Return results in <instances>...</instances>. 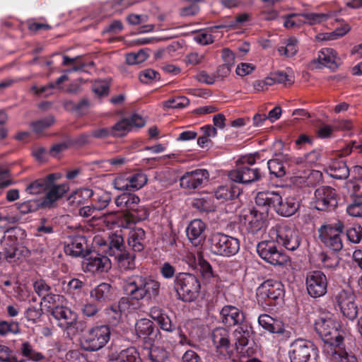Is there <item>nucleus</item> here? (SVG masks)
<instances>
[{
	"label": "nucleus",
	"mask_w": 362,
	"mask_h": 362,
	"mask_svg": "<svg viewBox=\"0 0 362 362\" xmlns=\"http://www.w3.org/2000/svg\"><path fill=\"white\" fill-rule=\"evenodd\" d=\"M314 326L324 342L330 346L333 360L339 362H359L354 354L339 347L344 337L341 325L337 319L321 316L315 321Z\"/></svg>",
	"instance_id": "f257e3e1"
},
{
	"label": "nucleus",
	"mask_w": 362,
	"mask_h": 362,
	"mask_svg": "<svg viewBox=\"0 0 362 362\" xmlns=\"http://www.w3.org/2000/svg\"><path fill=\"white\" fill-rule=\"evenodd\" d=\"M257 207L268 211L272 207L280 216L289 217L295 214L300 207V201L295 196H282L275 191H264L257 193L255 197Z\"/></svg>",
	"instance_id": "f03ea898"
},
{
	"label": "nucleus",
	"mask_w": 362,
	"mask_h": 362,
	"mask_svg": "<svg viewBox=\"0 0 362 362\" xmlns=\"http://www.w3.org/2000/svg\"><path fill=\"white\" fill-rule=\"evenodd\" d=\"M160 283L150 277L134 275L128 277L123 284L124 294L134 300H150L159 294Z\"/></svg>",
	"instance_id": "7ed1b4c3"
},
{
	"label": "nucleus",
	"mask_w": 362,
	"mask_h": 362,
	"mask_svg": "<svg viewBox=\"0 0 362 362\" xmlns=\"http://www.w3.org/2000/svg\"><path fill=\"white\" fill-rule=\"evenodd\" d=\"M25 235V230L18 227H11L4 232L1 244L4 247L3 255L7 262H16L28 256V249L22 245Z\"/></svg>",
	"instance_id": "20e7f679"
},
{
	"label": "nucleus",
	"mask_w": 362,
	"mask_h": 362,
	"mask_svg": "<svg viewBox=\"0 0 362 362\" xmlns=\"http://www.w3.org/2000/svg\"><path fill=\"white\" fill-rule=\"evenodd\" d=\"M284 296V285L277 280L267 279L256 291L257 303L265 310H272L274 307L281 305Z\"/></svg>",
	"instance_id": "39448f33"
},
{
	"label": "nucleus",
	"mask_w": 362,
	"mask_h": 362,
	"mask_svg": "<svg viewBox=\"0 0 362 362\" xmlns=\"http://www.w3.org/2000/svg\"><path fill=\"white\" fill-rule=\"evenodd\" d=\"M209 249L216 255L230 257L240 250L239 239L223 233H214L209 238Z\"/></svg>",
	"instance_id": "423d86ee"
},
{
	"label": "nucleus",
	"mask_w": 362,
	"mask_h": 362,
	"mask_svg": "<svg viewBox=\"0 0 362 362\" xmlns=\"http://www.w3.org/2000/svg\"><path fill=\"white\" fill-rule=\"evenodd\" d=\"M174 284L177 295L185 302L194 300L201 288L197 276L186 272L178 273L174 279Z\"/></svg>",
	"instance_id": "0eeeda50"
},
{
	"label": "nucleus",
	"mask_w": 362,
	"mask_h": 362,
	"mask_svg": "<svg viewBox=\"0 0 362 362\" xmlns=\"http://www.w3.org/2000/svg\"><path fill=\"white\" fill-rule=\"evenodd\" d=\"M262 211L257 209L244 211L240 216V227L243 234L256 235L262 231L267 224L268 211L262 208Z\"/></svg>",
	"instance_id": "6e6552de"
},
{
	"label": "nucleus",
	"mask_w": 362,
	"mask_h": 362,
	"mask_svg": "<svg viewBox=\"0 0 362 362\" xmlns=\"http://www.w3.org/2000/svg\"><path fill=\"white\" fill-rule=\"evenodd\" d=\"M110 338L107 325H96L83 333L81 339L82 348L88 351H95L104 347Z\"/></svg>",
	"instance_id": "1a4fd4ad"
},
{
	"label": "nucleus",
	"mask_w": 362,
	"mask_h": 362,
	"mask_svg": "<svg viewBox=\"0 0 362 362\" xmlns=\"http://www.w3.org/2000/svg\"><path fill=\"white\" fill-rule=\"evenodd\" d=\"M288 356L291 362H318L319 351L313 342L297 339L290 345Z\"/></svg>",
	"instance_id": "9d476101"
},
{
	"label": "nucleus",
	"mask_w": 362,
	"mask_h": 362,
	"mask_svg": "<svg viewBox=\"0 0 362 362\" xmlns=\"http://www.w3.org/2000/svg\"><path fill=\"white\" fill-rule=\"evenodd\" d=\"M343 223L338 221L335 223H325L318 230L319 238L325 247L338 252L343 247L341 235Z\"/></svg>",
	"instance_id": "9b49d317"
},
{
	"label": "nucleus",
	"mask_w": 362,
	"mask_h": 362,
	"mask_svg": "<svg viewBox=\"0 0 362 362\" xmlns=\"http://www.w3.org/2000/svg\"><path fill=\"white\" fill-rule=\"evenodd\" d=\"M274 238L262 240L257 245V252L259 257L273 265H282L286 262V256L276 246Z\"/></svg>",
	"instance_id": "f8f14e48"
},
{
	"label": "nucleus",
	"mask_w": 362,
	"mask_h": 362,
	"mask_svg": "<svg viewBox=\"0 0 362 362\" xmlns=\"http://www.w3.org/2000/svg\"><path fill=\"white\" fill-rule=\"evenodd\" d=\"M269 235L288 250L293 251L300 245V237L293 228L287 226H280L271 230Z\"/></svg>",
	"instance_id": "ddd939ff"
},
{
	"label": "nucleus",
	"mask_w": 362,
	"mask_h": 362,
	"mask_svg": "<svg viewBox=\"0 0 362 362\" xmlns=\"http://www.w3.org/2000/svg\"><path fill=\"white\" fill-rule=\"evenodd\" d=\"M308 293L310 297L317 298L325 296L327 291V278L321 271L309 272L305 279Z\"/></svg>",
	"instance_id": "4468645a"
},
{
	"label": "nucleus",
	"mask_w": 362,
	"mask_h": 362,
	"mask_svg": "<svg viewBox=\"0 0 362 362\" xmlns=\"http://www.w3.org/2000/svg\"><path fill=\"white\" fill-rule=\"evenodd\" d=\"M314 207L318 211H331L338 204L336 190L329 186H322L315 192Z\"/></svg>",
	"instance_id": "2eb2a0df"
},
{
	"label": "nucleus",
	"mask_w": 362,
	"mask_h": 362,
	"mask_svg": "<svg viewBox=\"0 0 362 362\" xmlns=\"http://www.w3.org/2000/svg\"><path fill=\"white\" fill-rule=\"evenodd\" d=\"M334 303L339 308L343 315L349 320H353L356 317L358 306L352 292L346 290L339 291L334 297Z\"/></svg>",
	"instance_id": "dca6fc26"
},
{
	"label": "nucleus",
	"mask_w": 362,
	"mask_h": 362,
	"mask_svg": "<svg viewBox=\"0 0 362 362\" xmlns=\"http://www.w3.org/2000/svg\"><path fill=\"white\" fill-rule=\"evenodd\" d=\"M82 268L85 272L100 274L111 268V262L107 255L93 252L84 256Z\"/></svg>",
	"instance_id": "f3484780"
},
{
	"label": "nucleus",
	"mask_w": 362,
	"mask_h": 362,
	"mask_svg": "<svg viewBox=\"0 0 362 362\" xmlns=\"http://www.w3.org/2000/svg\"><path fill=\"white\" fill-rule=\"evenodd\" d=\"M228 177L234 182L247 184L255 182L260 178L258 168L248 165H238L228 173Z\"/></svg>",
	"instance_id": "a211bd4d"
},
{
	"label": "nucleus",
	"mask_w": 362,
	"mask_h": 362,
	"mask_svg": "<svg viewBox=\"0 0 362 362\" xmlns=\"http://www.w3.org/2000/svg\"><path fill=\"white\" fill-rule=\"evenodd\" d=\"M52 315L57 321V325L64 330L74 327L78 319V315L75 312L64 306L52 308Z\"/></svg>",
	"instance_id": "6ab92c4d"
},
{
	"label": "nucleus",
	"mask_w": 362,
	"mask_h": 362,
	"mask_svg": "<svg viewBox=\"0 0 362 362\" xmlns=\"http://www.w3.org/2000/svg\"><path fill=\"white\" fill-rule=\"evenodd\" d=\"M209 176V173L205 169L187 172L180 179V186L189 189H197L202 186L204 182L207 181Z\"/></svg>",
	"instance_id": "aec40b11"
},
{
	"label": "nucleus",
	"mask_w": 362,
	"mask_h": 362,
	"mask_svg": "<svg viewBox=\"0 0 362 362\" xmlns=\"http://www.w3.org/2000/svg\"><path fill=\"white\" fill-rule=\"evenodd\" d=\"M52 182L46 190L45 195L41 200V205L43 207H51L54 204L61 199L69 189V186L66 183L55 185Z\"/></svg>",
	"instance_id": "412c9836"
},
{
	"label": "nucleus",
	"mask_w": 362,
	"mask_h": 362,
	"mask_svg": "<svg viewBox=\"0 0 362 362\" xmlns=\"http://www.w3.org/2000/svg\"><path fill=\"white\" fill-rule=\"evenodd\" d=\"M313 62L315 64H317L316 65L317 68L325 66L332 71L337 70L339 66L337 52L329 47L321 49L318 52L317 58L314 59Z\"/></svg>",
	"instance_id": "4be33fe9"
},
{
	"label": "nucleus",
	"mask_w": 362,
	"mask_h": 362,
	"mask_svg": "<svg viewBox=\"0 0 362 362\" xmlns=\"http://www.w3.org/2000/svg\"><path fill=\"white\" fill-rule=\"evenodd\" d=\"M222 322L228 327L240 325L244 321L243 312L233 305H225L220 312Z\"/></svg>",
	"instance_id": "5701e85b"
},
{
	"label": "nucleus",
	"mask_w": 362,
	"mask_h": 362,
	"mask_svg": "<svg viewBox=\"0 0 362 362\" xmlns=\"http://www.w3.org/2000/svg\"><path fill=\"white\" fill-rule=\"evenodd\" d=\"M206 226L200 219H194L188 225L186 232L189 240L194 246L202 245L205 239L204 230Z\"/></svg>",
	"instance_id": "b1692460"
},
{
	"label": "nucleus",
	"mask_w": 362,
	"mask_h": 362,
	"mask_svg": "<svg viewBox=\"0 0 362 362\" xmlns=\"http://www.w3.org/2000/svg\"><path fill=\"white\" fill-rule=\"evenodd\" d=\"M97 243L104 247L103 252H105L106 255L115 257L125 250L124 247V238L121 235L112 234L109 236L107 242L105 240L103 242L98 240Z\"/></svg>",
	"instance_id": "393cba45"
},
{
	"label": "nucleus",
	"mask_w": 362,
	"mask_h": 362,
	"mask_svg": "<svg viewBox=\"0 0 362 362\" xmlns=\"http://www.w3.org/2000/svg\"><path fill=\"white\" fill-rule=\"evenodd\" d=\"M128 246L134 252H141L146 245L145 230L139 227L130 230L127 236Z\"/></svg>",
	"instance_id": "a878e982"
},
{
	"label": "nucleus",
	"mask_w": 362,
	"mask_h": 362,
	"mask_svg": "<svg viewBox=\"0 0 362 362\" xmlns=\"http://www.w3.org/2000/svg\"><path fill=\"white\" fill-rule=\"evenodd\" d=\"M61 177L59 173H51L43 178L37 179L32 182L27 187L26 191L30 194H38L42 192H46L47 187L50 186L52 182Z\"/></svg>",
	"instance_id": "bb28decb"
},
{
	"label": "nucleus",
	"mask_w": 362,
	"mask_h": 362,
	"mask_svg": "<svg viewBox=\"0 0 362 362\" xmlns=\"http://www.w3.org/2000/svg\"><path fill=\"white\" fill-rule=\"evenodd\" d=\"M150 316L157 322L162 330L173 332L176 329V327L173 324L170 317L159 307L154 306L151 308L150 310Z\"/></svg>",
	"instance_id": "cd10ccee"
},
{
	"label": "nucleus",
	"mask_w": 362,
	"mask_h": 362,
	"mask_svg": "<svg viewBox=\"0 0 362 362\" xmlns=\"http://www.w3.org/2000/svg\"><path fill=\"white\" fill-rule=\"evenodd\" d=\"M215 198L223 203L236 199L240 194V188L234 184L218 187L214 192Z\"/></svg>",
	"instance_id": "c85d7f7f"
},
{
	"label": "nucleus",
	"mask_w": 362,
	"mask_h": 362,
	"mask_svg": "<svg viewBox=\"0 0 362 362\" xmlns=\"http://www.w3.org/2000/svg\"><path fill=\"white\" fill-rule=\"evenodd\" d=\"M87 247L86 239L84 236L78 235L72 238L64 247L66 255L73 257L85 256L84 252Z\"/></svg>",
	"instance_id": "c756f323"
},
{
	"label": "nucleus",
	"mask_w": 362,
	"mask_h": 362,
	"mask_svg": "<svg viewBox=\"0 0 362 362\" xmlns=\"http://www.w3.org/2000/svg\"><path fill=\"white\" fill-rule=\"evenodd\" d=\"M90 297L102 304L110 301L114 298L112 287L107 283H101L92 289Z\"/></svg>",
	"instance_id": "7c9ffc66"
},
{
	"label": "nucleus",
	"mask_w": 362,
	"mask_h": 362,
	"mask_svg": "<svg viewBox=\"0 0 362 362\" xmlns=\"http://www.w3.org/2000/svg\"><path fill=\"white\" fill-rule=\"evenodd\" d=\"M212 341L216 348L221 353L230 346L229 332L227 329L218 327L211 334Z\"/></svg>",
	"instance_id": "2f4dec72"
},
{
	"label": "nucleus",
	"mask_w": 362,
	"mask_h": 362,
	"mask_svg": "<svg viewBox=\"0 0 362 362\" xmlns=\"http://www.w3.org/2000/svg\"><path fill=\"white\" fill-rule=\"evenodd\" d=\"M140 199L135 194L122 193L117 196L115 199V205L122 210L131 212V211L137 206L139 204Z\"/></svg>",
	"instance_id": "473e14b6"
},
{
	"label": "nucleus",
	"mask_w": 362,
	"mask_h": 362,
	"mask_svg": "<svg viewBox=\"0 0 362 362\" xmlns=\"http://www.w3.org/2000/svg\"><path fill=\"white\" fill-rule=\"evenodd\" d=\"M327 173L334 179L343 180L348 177L349 170L344 160H334L329 163Z\"/></svg>",
	"instance_id": "72a5a7b5"
},
{
	"label": "nucleus",
	"mask_w": 362,
	"mask_h": 362,
	"mask_svg": "<svg viewBox=\"0 0 362 362\" xmlns=\"http://www.w3.org/2000/svg\"><path fill=\"white\" fill-rule=\"evenodd\" d=\"M258 323L271 333L282 334L284 332V326L281 322L267 314L260 315L258 317Z\"/></svg>",
	"instance_id": "f704fd0d"
},
{
	"label": "nucleus",
	"mask_w": 362,
	"mask_h": 362,
	"mask_svg": "<svg viewBox=\"0 0 362 362\" xmlns=\"http://www.w3.org/2000/svg\"><path fill=\"white\" fill-rule=\"evenodd\" d=\"M20 351L26 360L33 362H47L48 358L42 353L35 350L29 341L22 343Z\"/></svg>",
	"instance_id": "c9c22d12"
},
{
	"label": "nucleus",
	"mask_w": 362,
	"mask_h": 362,
	"mask_svg": "<svg viewBox=\"0 0 362 362\" xmlns=\"http://www.w3.org/2000/svg\"><path fill=\"white\" fill-rule=\"evenodd\" d=\"M93 196V189L88 187L80 188L71 193L69 197V202L72 206H80L85 204Z\"/></svg>",
	"instance_id": "e433bc0d"
},
{
	"label": "nucleus",
	"mask_w": 362,
	"mask_h": 362,
	"mask_svg": "<svg viewBox=\"0 0 362 362\" xmlns=\"http://www.w3.org/2000/svg\"><path fill=\"white\" fill-rule=\"evenodd\" d=\"M281 56L293 57L298 51V41L295 37H290L281 42L277 48Z\"/></svg>",
	"instance_id": "4c0bfd02"
},
{
	"label": "nucleus",
	"mask_w": 362,
	"mask_h": 362,
	"mask_svg": "<svg viewBox=\"0 0 362 362\" xmlns=\"http://www.w3.org/2000/svg\"><path fill=\"white\" fill-rule=\"evenodd\" d=\"M251 327L247 325L238 326L234 331L233 335L235 340V346L237 349L241 350L248 344L251 337Z\"/></svg>",
	"instance_id": "58836bf2"
},
{
	"label": "nucleus",
	"mask_w": 362,
	"mask_h": 362,
	"mask_svg": "<svg viewBox=\"0 0 362 362\" xmlns=\"http://www.w3.org/2000/svg\"><path fill=\"white\" fill-rule=\"evenodd\" d=\"M153 323L148 319L142 318L136 322L135 332L139 338L146 339L153 333Z\"/></svg>",
	"instance_id": "ea45409f"
},
{
	"label": "nucleus",
	"mask_w": 362,
	"mask_h": 362,
	"mask_svg": "<svg viewBox=\"0 0 362 362\" xmlns=\"http://www.w3.org/2000/svg\"><path fill=\"white\" fill-rule=\"evenodd\" d=\"M115 258L122 270H133L136 268L135 255L129 251L124 250Z\"/></svg>",
	"instance_id": "a19ab883"
},
{
	"label": "nucleus",
	"mask_w": 362,
	"mask_h": 362,
	"mask_svg": "<svg viewBox=\"0 0 362 362\" xmlns=\"http://www.w3.org/2000/svg\"><path fill=\"white\" fill-rule=\"evenodd\" d=\"M320 152L317 150H313L305 154L303 157H295L293 162L297 165H302L306 168L315 166L320 158Z\"/></svg>",
	"instance_id": "79ce46f5"
},
{
	"label": "nucleus",
	"mask_w": 362,
	"mask_h": 362,
	"mask_svg": "<svg viewBox=\"0 0 362 362\" xmlns=\"http://www.w3.org/2000/svg\"><path fill=\"white\" fill-rule=\"evenodd\" d=\"M124 305L123 300L118 304H115L105 310L107 319L112 325H117L122 315V307Z\"/></svg>",
	"instance_id": "37998d69"
},
{
	"label": "nucleus",
	"mask_w": 362,
	"mask_h": 362,
	"mask_svg": "<svg viewBox=\"0 0 362 362\" xmlns=\"http://www.w3.org/2000/svg\"><path fill=\"white\" fill-rule=\"evenodd\" d=\"M20 333V325L16 321L0 320V336L7 337Z\"/></svg>",
	"instance_id": "c03bdc74"
},
{
	"label": "nucleus",
	"mask_w": 362,
	"mask_h": 362,
	"mask_svg": "<svg viewBox=\"0 0 362 362\" xmlns=\"http://www.w3.org/2000/svg\"><path fill=\"white\" fill-rule=\"evenodd\" d=\"M111 202V195L109 192H102L100 194H94L92 199L93 205L97 211L105 209Z\"/></svg>",
	"instance_id": "a18cd8bd"
},
{
	"label": "nucleus",
	"mask_w": 362,
	"mask_h": 362,
	"mask_svg": "<svg viewBox=\"0 0 362 362\" xmlns=\"http://www.w3.org/2000/svg\"><path fill=\"white\" fill-rule=\"evenodd\" d=\"M131 190H138L147 182V177L142 172H138L128 176Z\"/></svg>",
	"instance_id": "49530a36"
},
{
	"label": "nucleus",
	"mask_w": 362,
	"mask_h": 362,
	"mask_svg": "<svg viewBox=\"0 0 362 362\" xmlns=\"http://www.w3.org/2000/svg\"><path fill=\"white\" fill-rule=\"evenodd\" d=\"M139 354L136 348L131 346L122 350L115 362H136Z\"/></svg>",
	"instance_id": "de8ad7c7"
},
{
	"label": "nucleus",
	"mask_w": 362,
	"mask_h": 362,
	"mask_svg": "<svg viewBox=\"0 0 362 362\" xmlns=\"http://www.w3.org/2000/svg\"><path fill=\"white\" fill-rule=\"evenodd\" d=\"M189 104V100L185 96H177L169 98L163 103L167 108L181 109Z\"/></svg>",
	"instance_id": "09e8293b"
},
{
	"label": "nucleus",
	"mask_w": 362,
	"mask_h": 362,
	"mask_svg": "<svg viewBox=\"0 0 362 362\" xmlns=\"http://www.w3.org/2000/svg\"><path fill=\"white\" fill-rule=\"evenodd\" d=\"M268 168L271 175L275 177H283L286 174L284 164L277 159H272L267 162Z\"/></svg>",
	"instance_id": "8fccbe9b"
},
{
	"label": "nucleus",
	"mask_w": 362,
	"mask_h": 362,
	"mask_svg": "<svg viewBox=\"0 0 362 362\" xmlns=\"http://www.w3.org/2000/svg\"><path fill=\"white\" fill-rule=\"evenodd\" d=\"M302 16L306 21V23L316 25L324 23L329 18L328 13H303Z\"/></svg>",
	"instance_id": "3c124183"
},
{
	"label": "nucleus",
	"mask_w": 362,
	"mask_h": 362,
	"mask_svg": "<svg viewBox=\"0 0 362 362\" xmlns=\"http://www.w3.org/2000/svg\"><path fill=\"white\" fill-rule=\"evenodd\" d=\"M83 286L84 282L75 278L69 280L66 284L64 283V289L68 294L73 296L79 294Z\"/></svg>",
	"instance_id": "603ef678"
},
{
	"label": "nucleus",
	"mask_w": 362,
	"mask_h": 362,
	"mask_svg": "<svg viewBox=\"0 0 362 362\" xmlns=\"http://www.w3.org/2000/svg\"><path fill=\"white\" fill-rule=\"evenodd\" d=\"M148 57V54L144 49H140L136 52H130L126 55V62L129 65H135L143 63Z\"/></svg>",
	"instance_id": "864d4df0"
},
{
	"label": "nucleus",
	"mask_w": 362,
	"mask_h": 362,
	"mask_svg": "<svg viewBox=\"0 0 362 362\" xmlns=\"http://www.w3.org/2000/svg\"><path fill=\"white\" fill-rule=\"evenodd\" d=\"M346 185L351 196L358 198L362 197V177L351 179Z\"/></svg>",
	"instance_id": "5fc2aeb1"
},
{
	"label": "nucleus",
	"mask_w": 362,
	"mask_h": 362,
	"mask_svg": "<svg viewBox=\"0 0 362 362\" xmlns=\"http://www.w3.org/2000/svg\"><path fill=\"white\" fill-rule=\"evenodd\" d=\"M115 220L112 221V226L117 225L118 227L127 229H133L134 224L136 223L130 212L124 214L119 219L116 220V216H113Z\"/></svg>",
	"instance_id": "6e6d98bb"
},
{
	"label": "nucleus",
	"mask_w": 362,
	"mask_h": 362,
	"mask_svg": "<svg viewBox=\"0 0 362 362\" xmlns=\"http://www.w3.org/2000/svg\"><path fill=\"white\" fill-rule=\"evenodd\" d=\"M199 272L202 277L209 280L214 276V272L211 265L202 255H198V264Z\"/></svg>",
	"instance_id": "4d7b16f0"
},
{
	"label": "nucleus",
	"mask_w": 362,
	"mask_h": 362,
	"mask_svg": "<svg viewBox=\"0 0 362 362\" xmlns=\"http://www.w3.org/2000/svg\"><path fill=\"white\" fill-rule=\"evenodd\" d=\"M131 129L128 120L124 118L117 122L111 129V134L115 136H124Z\"/></svg>",
	"instance_id": "13d9d810"
},
{
	"label": "nucleus",
	"mask_w": 362,
	"mask_h": 362,
	"mask_svg": "<svg viewBox=\"0 0 362 362\" xmlns=\"http://www.w3.org/2000/svg\"><path fill=\"white\" fill-rule=\"evenodd\" d=\"M54 122V118L53 116L49 115L46 117L42 118L39 120L33 122L31 123V127L33 130L36 133H40L45 129L50 127Z\"/></svg>",
	"instance_id": "bf43d9fd"
},
{
	"label": "nucleus",
	"mask_w": 362,
	"mask_h": 362,
	"mask_svg": "<svg viewBox=\"0 0 362 362\" xmlns=\"http://www.w3.org/2000/svg\"><path fill=\"white\" fill-rule=\"evenodd\" d=\"M159 79L160 74L152 69H144L139 74V80L143 83H151Z\"/></svg>",
	"instance_id": "052dcab7"
},
{
	"label": "nucleus",
	"mask_w": 362,
	"mask_h": 362,
	"mask_svg": "<svg viewBox=\"0 0 362 362\" xmlns=\"http://www.w3.org/2000/svg\"><path fill=\"white\" fill-rule=\"evenodd\" d=\"M151 362H165L168 358V352L163 348L153 347L148 351Z\"/></svg>",
	"instance_id": "680f3d73"
},
{
	"label": "nucleus",
	"mask_w": 362,
	"mask_h": 362,
	"mask_svg": "<svg viewBox=\"0 0 362 362\" xmlns=\"http://www.w3.org/2000/svg\"><path fill=\"white\" fill-rule=\"evenodd\" d=\"M268 78L271 80V86L275 83H284L286 85L287 83L291 84L292 83L289 76L284 71H278L271 73Z\"/></svg>",
	"instance_id": "e2e57ef3"
},
{
	"label": "nucleus",
	"mask_w": 362,
	"mask_h": 362,
	"mask_svg": "<svg viewBox=\"0 0 362 362\" xmlns=\"http://www.w3.org/2000/svg\"><path fill=\"white\" fill-rule=\"evenodd\" d=\"M92 90L99 97L107 95L109 93V84L105 81H95L92 86Z\"/></svg>",
	"instance_id": "0e129e2a"
},
{
	"label": "nucleus",
	"mask_w": 362,
	"mask_h": 362,
	"mask_svg": "<svg viewBox=\"0 0 362 362\" xmlns=\"http://www.w3.org/2000/svg\"><path fill=\"white\" fill-rule=\"evenodd\" d=\"M162 277L165 279H172L176 276V269L170 262H165L159 268Z\"/></svg>",
	"instance_id": "69168bd1"
},
{
	"label": "nucleus",
	"mask_w": 362,
	"mask_h": 362,
	"mask_svg": "<svg viewBox=\"0 0 362 362\" xmlns=\"http://www.w3.org/2000/svg\"><path fill=\"white\" fill-rule=\"evenodd\" d=\"M0 361L2 362H18L16 356L9 347L0 344Z\"/></svg>",
	"instance_id": "338daca9"
},
{
	"label": "nucleus",
	"mask_w": 362,
	"mask_h": 362,
	"mask_svg": "<svg viewBox=\"0 0 362 362\" xmlns=\"http://www.w3.org/2000/svg\"><path fill=\"white\" fill-rule=\"evenodd\" d=\"M346 212L351 216L362 218V201L355 199L347 206Z\"/></svg>",
	"instance_id": "774afa93"
}]
</instances>
